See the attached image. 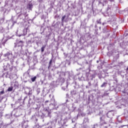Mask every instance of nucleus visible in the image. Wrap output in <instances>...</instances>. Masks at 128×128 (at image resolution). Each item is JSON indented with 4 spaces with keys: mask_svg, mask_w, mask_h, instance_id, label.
Wrapping results in <instances>:
<instances>
[{
    "mask_svg": "<svg viewBox=\"0 0 128 128\" xmlns=\"http://www.w3.org/2000/svg\"><path fill=\"white\" fill-rule=\"evenodd\" d=\"M22 41H20L18 44H16L14 48L15 55L14 56H12V52H8L4 54V56L8 58L10 60V62L12 64L14 62V58H18V56H20V50H22Z\"/></svg>",
    "mask_w": 128,
    "mask_h": 128,
    "instance_id": "nucleus-1",
    "label": "nucleus"
},
{
    "mask_svg": "<svg viewBox=\"0 0 128 128\" xmlns=\"http://www.w3.org/2000/svg\"><path fill=\"white\" fill-rule=\"evenodd\" d=\"M100 124L101 126H104V128H112V126L110 124H107L106 122H104V120H102V118H100Z\"/></svg>",
    "mask_w": 128,
    "mask_h": 128,
    "instance_id": "nucleus-2",
    "label": "nucleus"
},
{
    "mask_svg": "<svg viewBox=\"0 0 128 128\" xmlns=\"http://www.w3.org/2000/svg\"><path fill=\"white\" fill-rule=\"evenodd\" d=\"M50 102H51V104H50V106H52V110H56V102L54 99H52Z\"/></svg>",
    "mask_w": 128,
    "mask_h": 128,
    "instance_id": "nucleus-3",
    "label": "nucleus"
},
{
    "mask_svg": "<svg viewBox=\"0 0 128 128\" xmlns=\"http://www.w3.org/2000/svg\"><path fill=\"white\" fill-rule=\"evenodd\" d=\"M114 22H113V25H112V30H113V32H116V30H118V24H116V18H114Z\"/></svg>",
    "mask_w": 128,
    "mask_h": 128,
    "instance_id": "nucleus-4",
    "label": "nucleus"
},
{
    "mask_svg": "<svg viewBox=\"0 0 128 128\" xmlns=\"http://www.w3.org/2000/svg\"><path fill=\"white\" fill-rule=\"evenodd\" d=\"M70 16V14H66L62 16V22H68V18Z\"/></svg>",
    "mask_w": 128,
    "mask_h": 128,
    "instance_id": "nucleus-5",
    "label": "nucleus"
},
{
    "mask_svg": "<svg viewBox=\"0 0 128 128\" xmlns=\"http://www.w3.org/2000/svg\"><path fill=\"white\" fill-rule=\"evenodd\" d=\"M22 128H28V123L26 122H22Z\"/></svg>",
    "mask_w": 128,
    "mask_h": 128,
    "instance_id": "nucleus-6",
    "label": "nucleus"
},
{
    "mask_svg": "<svg viewBox=\"0 0 128 128\" xmlns=\"http://www.w3.org/2000/svg\"><path fill=\"white\" fill-rule=\"evenodd\" d=\"M27 8L28 10H32V4L30 3L27 6Z\"/></svg>",
    "mask_w": 128,
    "mask_h": 128,
    "instance_id": "nucleus-7",
    "label": "nucleus"
},
{
    "mask_svg": "<svg viewBox=\"0 0 128 128\" xmlns=\"http://www.w3.org/2000/svg\"><path fill=\"white\" fill-rule=\"evenodd\" d=\"M26 90H28V94L29 95H30V94H32V89L30 88H26Z\"/></svg>",
    "mask_w": 128,
    "mask_h": 128,
    "instance_id": "nucleus-8",
    "label": "nucleus"
},
{
    "mask_svg": "<svg viewBox=\"0 0 128 128\" xmlns=\"http://www.w3.org/2000/svg\"><path fill=\"white\" fill-rule=\"evenodd\" d=\"M106 84H108V83L104 82L101 86V88H106Z\"/></svg>",
    "mask_w": 128,
    "mask_h": 128,
    "instance_id": "nucleus-9",
    "label": "nucleus"
},
{
    "mask_svg": "<svg viewBox=\"0 0 128 128\" xmlns=\"http://www.w3.org/2000/svg\"><path fill=\"white\" fill-rule=\"evenodd\" d=\"M45 112H46V114H48V116H50V111H48V110H45Z\"/></svg>",
    "mask_w": 128,
    "mask_h": 128,
    "instance_id": "nucleus-10",
    "label": "nucleus"
},
{
    "mask_svg": "<svg viewBox=\"0 0 128 128\" xmlns=\"http://www.w3.org/2000/svg\"><path fill=\"white\" fill-rule=\"evenodd\" d=\"M14 88L12 86L9 87L8 89V92H12Z\"/></svg>",
    "mask_w": 128,
    "mask_h": 128,
    "instance_id": "nucleus-11",
    "label": "nucleus"
},
{
    "mask_svg": "<svg viewBox=\"0 0 128 128\" xmlns=\"http://www.w3.org/2000/svg\"><path fill=\"white\" fill-rule=\"evenodd\" d=\"M44 48H46V46H42L41 48L42 52H44Z\"/></svg>",
    "mask_w": 128,
    "mask_h": 128,
    "instance_id": "nucleus-12",
    "label": "nucleus"
},
{
    "mask_svg": "<svg viewBox=\"0 0 128 128\" xmlns=\"http://www.w3.org/2000/svg\"><path fill=\"white\" fill-rule=\"evenodd\" d=\"M36 76H34L31 78L32 82H34L36 80Z\"/></svg>",
    "mask_w": 128,
    "mask_h": 128,
    "instance_id": "nucleus-13",
    "label": "nucleus"
},
{
    "mask_svg": "<svg viewBox=\"0 0 128 128\" xmlns=\"http://www.w3.org/2000/svg\"><path fill=\"white\" fill-rule=\"evenodd\" d=\"M4 94V91L2 90V91L0 92V96Z\"/></svg>",
    "mask_w": 128,
    "mask_h": 128,
    "instance_id": "nucleus-14",
    "label": "nucleus"
},
{
    "mask_svg": "<svg viewBox=\"0 0 128 128\" xmlns=\"http://www.w3.org/2000/svg\"><path fill=\"white\" fill-rule=\"evenodd\" d=\"M52 60L50 61L49 64H48L49 66H48V68H50V64H52Z\"/></svg>",
    "mask_w": 128,
    "mask_h": 128,
    "instance_id": "nucleus-15",
    "label": "nucleus"
},
{
    "mask_svg": "<svg viewBox=\"0 0 128 128\" xmlns=\"http://www.w3.org/2000/svg\"><path fill=\"white\" fill-rule=\"evenodd\" d=\"M88 122V120L86 118H85L84 120V122Z\"/></svg>",
    "mask_w": 128,
    "mask_h": 128,
    "instance_id": "nucleus-16",
    "label": "nucleus"
},
{
    "mask_svg": "<svg viewBox=\"0 0 128 128\" xmlns=\"http://www.w3.org/2000/svg\"><path fill=\"white\" fill-rule=\"evenodd\" d=\"M110 114H112V112H108L107 114V116H108V118H110V116H109Z\"/></svg>",
    "mask_w": 128,
    "mask_h": 128,
    "instance_id": "nucleus-17",
    "label": "nucleus"
},
{
    "mask_svg": "<svg viewBox=\"0 0 128 128\" xmlns=\"http://www.w3.org/2000/svg\"><path fill=\"white\" fill-rule=\"evenodd\" d=\"M125 86L127 90H128V82L125 84Z\"/></svg>",
    "mask_w": 128,
    "mask_h": 128,
    "instance_id": "nucleus-18",
    "label": "nucleus"
},
{
    "mask_svg": "<svg viewBox=\"0 0 128 128\" xmlns=\"http://www.w3.org/2000/svg\"><path fill=\"white\" fill-rule=\"evenodd\" d=\"M37 94H38L40 92V89H38L36 90Z\"/></svg>",
    "mask_w": 128,
    "mask_h": 128,
    "instance_id": "nucleus-19",
    "label": "nucleus"
},
{
    "mask_svg": "<svg viewBox=\"0 0 128 128\" xmlns=\"http://www.w3.org/2000/svg\"><path fill=\"white\" fill-rule=\"evenodd\" d=\"M98 24H102V22H100V19L99 21H97Z\"/></svg>",
    "mask_w": 128,
    "mask_h": 128,
    "instance_id": "nucleus-20",
    "label": "nucleus"
},
{
    "mask_svg": "<svg viewBox=\"0 0 128 128\" xmlns=\"http://www.w3.org/2000/svg\"><path fill=\"white\" fill-rule=\"evenodd\" d=\"M14 24H16V21H14L13 22V26H14Z\"/></svg>",
    "mask_w": 128,
    "mask_h": 128,
    "instance_id": "nucleus-21",
    "label": "nucleus"
},
{
    "mask_svg": "<svg viewBox=\"0 0 128 128\" xmlns=\"http://www.w3.org/2000/svg\"><path fill=\"white\" fill-rule=\"evenodd\" d=\"M118 8V6H116L113 7V8Z\"/></svg>",
    "mask_w": 128,
    "mask_h": 128,
    "instance_id": "nucleus-22",
    "label": "nucleus"
},
{
    "mask_svg": "<svg viewBox=\"0 0 128 128\" xmlns=\"http://www.w3.org/2000/svg\"><path fill=\"white\" fill-rule=\"evenodd\" d=\"M106 22H103L102 23V26H104V24H106Z\"/></svg>",
    "mask_w": 128,
    "mask_h": 128,
    "instance_id": "nucleus-23",
    "label": "nucleus"
},
{
    "mask_svg": "<svg viewBox=\"0 0 128 128\" xmlns=\"http://www.w3.org/2000/svg\"><path fill=\"white\" fill-rule=\"evenodd\" d=\"M116 35L115 34V33L114 34V36H113V38H116Z\"/></svg>",
    "mask_w": 128,
    "mask_h": 128,
    "instance_id": "nucleus-24",
    "label": "nucleus"
},
{
    "mask_svg": "<svg viewBox=\"0 0 128 128\" xmlns=\"http://www.w3.org/2000/svg\"><path fill=\"white\" fill-rule=\"evenodd\" d=\"M109 16H112V14H108Z\"/></svg>",
    "mask_w": 128,
    "mask_h": 128,
    "instance_id": "nucleus-25",
    "label": "nucleus"
},
{
    "mask_svg": "<svg viewBox=\"0 0 128 128\" xmlns=\"http://www.w3.org/2000/svg\"><path fill=\"white\" fill-rule=\"evenodd\" d=\"M88 84H89V86H90V84H90V82H88Z\"/></svg>",
    "mask_w": 128,
    "mask_h": 128,
    "instance_id": "nucleus-26",
    "label": "nucleus"
},
{
    "mask_svg": "<svg viewBox=\"0 0 128 128\" xmlns=\"http://www.w3.org/2000/svg\"><path fill=\"white\" fill-rule=\"evenodd\" d=\"M46 102H48V100L46 101Z\"/></svg>",
    "mask_w": 128,
    "mask_h": 128,
    "instance_id": "nucleus-27",
    "label": "nucleus"
},
{
    "mask_svg": "<svg viewBox=\"0 0 128 128\" xmlns=\"http://www.w3.org/2000/svg\"><path fill=\"white\" fill-rule=\"evenodd\" d=\"M97 64H98V60L96 61Z\"/></svg>",
    "mask_w": 128,
    "mask_h": 128,
    "instance_id": "nucleus-28",
    "label": "nucleus"
},
{
    "mask_svg": "<svg viewBox=\"0 0 128 128\" xmlns=\"http://www.w3.org/2000/svg\"><path fill=\"white\" fill-rule=\"evenodd\" d=\"M113 90H114V92H116V89H113Z\"/></svg>",
    "mask_w": 128,
    "mask_h": 128,
    "instance_id": "nucleus-29",
    "label": "nucleus"
},
{
    "mask_svg": "<svg viewBox=\"0 0 128 128\" xmlns=\"http://www.w3.org/2000/svg\"><path fill=\"white\" fill-rule=\"evenodd\" d=\"M126 70H128V68H126Z\"/></svg>",
    "mask_w": 128,
    "mask_h": 128,
    "instance_id": "nucleus-30",
    "label": "nucleus"
},
{
    "mask_svg": "<svg viewBox=\"0 0 128 128\" xmlns=\"http://www.w3.org/2000/svg\"><path fill=\"white\" fill-rule=\"evenodd\" d=\"M18 36H22V35H19Z\"/></svg>",
    "mask_w": 128,
    "mask_h": 128,
    "instance_id": "nucleus-31",
    "label": "nucleus"
},
{
    "mask_svg": "<svg viewBox=\"0 0 128 128\" xmlns=\"http://www.w3.org/2000/svg\"><path fill=\"white\" fill-rule=\"evenodd\" d=\"M98 126V124H96V125H94V126Z\"/></svg>",
    "mask_w": 128,
    "mask_h": 128,
    "instance_id": "nucleus-32",
    "label": "nucleus"
}]
</instances>
